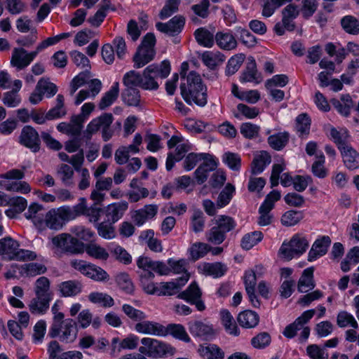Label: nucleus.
I'll list each match as a JSON object with an SVG mask.
<instances>
[{
    "instance_id": "f257e3e1",
    "label": "nucleus",
    "mask_w": 359,
    "mask_h": 359,
    "mask_svg": "<svg viewBox=\"0 0 359 359\" xmlns=\"http://www.w3.org/2000/svg\"><path fill=\"white\" fill-rule=\"evenodd\" d=\"M181 95L184 101L189 104L193 103L204 107L207 103V89L202 83L199 74L191 72L186 76L185 81L180 85Z\"/></svg>"
},
{
    "instance_id": "f03ea898",
    "label": "nucleus",
    "mask_w": 359,
    "mask_h": 359,
    "mask_svg": "<svg viewBox=\"0 0 359 359\" xmlns=\"http://www.w3.org/2000/svg\"><path fill=\"white\" fill-rule=\"evenodd\" d=\"M171 67L169 61L163 60L160 64H151L147 66L142 75V88L155 90L159 87L157 78L165 79L170 73Z\"/></svg>"
},
{
    "instance_id": "7ed1b4c3",
    "label": "nucleus",
    "mask_w": 359,
    "mask_h": 359,
    "mask_svg": "<svg viewBox=\"0 0 359 359\" xmlns=\"http://www.w3.org/2000/svg\"><path fill=\"white\" fill-rule=\"evenodd\" d=\"M25 177V169H12L0 175V188L8 191L27 194L31 192L30 184L21 180Z\"/></svg>"
},
{
    "instance_id": "20e7f679",
    "label": "nucleus",
    "mask_w": 359,
    "mask_h": 359,
    "mask_svg": "<svg viewBox=\"0 0 359 359\" xmlns=\"http://www.w3.org/2000/svg\"><path fill=\"white\" fill-rule=\"evenodd\" d=\"M19 243L11 237L0 239V255L8 260H33L36 254L30 250L20 249Z\"/></svg>"
},
{
    "instance_id": "39448f33",
    "label": "nucleus",
    "mask_w": 359,
    "mask_h": 359,
    "mask_svg": "<svg viewBox=\"0 0 359 359\" xmlns=\"http://www.w3.org/2000/svg\"><path fill=\"white\" fill-rule=\"evenodd\" d=\"M167 145L170 149L175 148L174 151L168 153L166 160V169L170 170L175 162L181 161L191 147L189 142L180 134L172 135L168 141Z\"/></svg>"
},
{
    "instance_id": "423d86ee",
    "label": "nucleus",
    "mask_w": 359,
    "mask_h": 359,
    "mask_svg": "<svg viewBox=\"0 0 359 359\" xmlns=\"http://www.w3.org/2000/svg\"><path fill=\"white\" fill-rule=\"evenodd\" d=\"M142 346L139 351L147 355H156L160 358L172 356L176 350L170 344L154 338L144 337L141 339Z\"/></svg>"
},
{
    "instance_id": "0eeeda50",
    "label": "nucleus",
    "mask_w": 359,
    "mask_h": 359,
    "mask_svg": "<svg viewBox=\"0 0 359 359\" xmlns=\"http://www.w3.org/2000/svg\"><path fill=\"white\" fill-rule=\"evenodd\" d=\"M155 44L156 37L154 34L147 33L133 56L134 67L141 68L154 60L156 54Z\"/></svg>"
},
{
    "instance_id": "6e6552de",
    "label": "nucleus",
    "mask_w": 359,
    "mask_h": 359,
    "mask_svg": "<svg viewBox=\"0 0 359 359\" xmlns=\"http://www.w3.org/2000/svg\"><path fill=\"white\" fill-rule=\"evenodd\" d=\"M308 247L309 241L306 237L295 234L289 242L283 243L278 255L281 259L288 261L304 253Z\"/></svg>"
},
{
    "instance_id": "1a4fd4ad",
    "label": "nucleus",
    "mask_w": 359,
    "mask_h": 359,
    "mask_svg": "<svg viewBox=\"0 0 359 359\" xmlns=\"http://www.w3.org/2000/svg\"><path fill=\"white\" fill-rule=\"evenodd\" d=\"M77 333L76 323L72 318H67L60 323H53L49 330L50 337H58L65 343L74 342L77 337Z\"/></svg>"
},
{
    "instance_id": "9d476101",
    "label": "nucleus",
    "mask_w": 359,
    "mask_h": 359,
    "mask_svg": "<svg viewBox=\"0 0 359 359\" xmlns=\"http://www.w3.org/2000/svg\"><path fill=\"white\" fill-rule=\"evenodd\" d=\"M70 266L82 275L97 282H105L109 280L108 273L95 264L85 260L74 259L70 261Z\"/></svg>"
},
{
    "instance_id": "9b49d317",
    "label": "nucleus",
    "mask_w": 359,
    "mask_h": 359,
    "mask_svg": "<svg viewBox=\"0 0 359 359\" xmlns=\"http://www.w3.org/2000/svg\"><path fill=\"white\" fill-rule=\"evenodd\" d=\"M136 264L140 269V278H154V272L160 276L168 275L170 273V269L165 263L154 261L148 257H139L136 260Z\"/></svg>"
},
{
    "instance_id": "f8f14e48",
    "label": "nucleus",
    "mask_w": 359,
    "mask_h": 359,
    "mask_svg": "<svg viewBox=\"0 0 359 359\" xmlns=\"http://www.w3.org/2000/svg\"><path fill=\"white\" fill-rule=\"evenodd\" d=\"M53 247L57 250L73 254L83 252V243L69 233H60L51 239Z\"/></svg>"
},
{
    "instance_id": "ddd939ff",
    "label": "nucleus",
    "mask_w": 359,
    "mask_h": 359,
    "mask_svg": "<svg viewBox=\"0 0 359 359\" xmlns=\"http://www.w3.org/2000/svg\"><path fill=\"white\" fill-rule=\"evenodd\" d=\"M68 222L63 206L52 208L46 212L40 231L46 229L57 231L62 229Z\"/></svg>"
},
{
    "instance_id": "4468645a",
    "label": "nucleus",
    "mask_w": 359,
    "mask_h": 359,
    "mask_svg": "<svg viewBox=\"0 0 359 359\" xmlns=\"http://www.w3.org/2000/svg\"><path fill=\"white\" fill-rule=\"evenodd\" d=\"M39 53L36 50L27 52L23 48H13L11 54V66L20 71L28 67Z\"/></svg>"
},
{
    "instance_id": "2eb2a0df",
    "label": "nucleus",
    "mask_w": 359,
    "mask_h": 359,
    "mask_svg": "<svg viewBox=\"0 0 359 359\" xmlns=\"http://www.w3.org/2000/svg\"><path fill=\"white\" fill-rule=\"evenodd\" d=\"M135 332L142 334L165 337L166 334L165 326L152 320H142L135 324Z\"/></svg>"
},
{
    "instance_id": "dca6fc26",
    "label": "nucleus",
    "mask_w": 359,
    "mask_h": 359,
    "mask_svg": "<svg viewBox=\"0 0 359 359\" xmlns=\"http://www.w3.org/2000/svg\"><path fill=\"white\" fill-rule=\"evenodd\" d=\"M20 142L27 148L36 152L40 149V140L36 130L32 126H25L20 136Z\"/></svg>"
},
{
    "instance_id": "f3484780",
    "label": "nucleus",
    "mask_w": 359,
    "mask_h": 359,
    "mask_svg": "<svg viewBox=\"0 0 359 359\" xmlns=\"http://www.w3.org/2000/svg\"><path fill=\"white\" fill-rule=\"evenodd\" d=\"M112 122L113 116L111 114H104L92 119L83 133V137L88 140L90 139L93 135L100 129L102 130V126H106Z\"/></svg>"
},
{
    "instance_id": "a211bd4d",
    "label": "nucleus",
    "mask_w": 359,
    "mask_h": 359,
    "mask_svg": "<svg viewBox=\"0 0 359 359\" xmlns=\"http://www.w3.org/2000/svg\"><path fill=\"white\" fill-rule=\"evenodd\" d=\"M315 310L310 309L304 311L292 323L288 325L283 332V334L287 338H293L297 331L301 330L303 325L306 324L314 316Z\"/></svg>"
},
{
    "instance_id": "6ab92c4d",
    "label": "nucleus",
    "mask_w": 359,
    "mask_h": 359,
    "mask_svg": "<svg viewBox=\"0 0 359 359\" xmlns=\"http://www.w3.org/2000/svg\"><path fill=\"white\" fill-rule=\"evenodd\" d=\"M127 209L128 203L120 201L109 204L103 208L102 212L107 222L116 223L123 216Z\"/></svg>"
},
{
    "instance_id": "aec40b11",
    "label": "nucleus",
    "mask_w": 359,
    "mask_h": 359,
    "mask_svg": "<svg viewBox=\"0 0 359 359\" xmlns=\"http://www.w3.org/2000/svg\"><path fill=\"white\" fill-rule=\"evenodd\" d=\"M158 210L157 205H146L142 208L135 210L132 215V219L137 226H142L147 221L156 217Z\"/></svg>"
},
{
    "instance_id": "412c9836",
    "label": "nucleus",
    "mask_w": 359,
    "mask_h": 359,
    "mask_svg": "<svg viewBox=\"0 0 359 359\" xmlns=\"http://www.w3.org/2000/svg\"><path fill=\"white\" fill-rule=\"evenodd\" d=\"M189 330L192 335L204 339H210L215 334L212 325L198 320L189 322Z\"/></svg>"
},
{
    "instance_id": "4be33fe9",
    "label": "nucleus",
    "mask_w": 359,
    "mask_h": 359,
    "mask_svg": "<svg viewBox=\"0 0 359 359\" xmlns=\"http://www.w3.org/2000/svg\"><path fill=\"white\" fill-rule=\"evenodd\" d=\"M43 206L38 203H31L24 214L25 217L40 230L44 218Z\"/></svg>"
},
{
    "instance_id": "5701e85b",
    "label": "nucleus",
    "mask_w": 359,
    "mask_h": 359,
    "mask_svg": "<svg viewBox=\"0 0 359 359\" xmlns=\"http://www.w3.org/2000/svg\"><path fill=\"white\" fill-rule=\"evenodd\" d=\"M331 244V239L329 236H322L318 238L313 244L308 255V259L310 262L315 261L318 258L325 255Z\"/></svg>"
},
{
    "instance_id": "b1692460",
    "label": "nucleus",
    "mask_w": 359,
    "mask_h": 359,
    "mask_svg": "<svg viewBox=\"0 0 359 359\" xmlns=\"http://www.w3.org/2000/svg\"><path fill=\"white\" fill-rule=\"evenodd\" d=\"M188 280L189 276L185 274L183 277H180L175 281L160 283H158L159 291L158 295H173L176 294Z\"/></svg>"
},
{
    "instance_id": "393cba45",
    "label": "nucleus",
    "mask_w": 359,
    "mask_h": 359,
    "mask_svg": "<svg viewBox=\"0 0 359 359\" xmlns=\"http://www.w3.org/2000/svg\"><path fill=\"white\" fill-rule=\"evenodd\" d=\"M325 131L327 137L332 140L340 150L341 147L347 145L346 143L349 135L348 131L345 128H336L330 125L325 127Z\"/></svg>"
},
{
    "instance_id": "a878e982",
    "label": "nucleus",
    "mask_w": 359,
    "mask_h": 359,
    "mask_svg": "<svg viewBox=\"0 0 359 359\" xmlns=\"http://www.w3.org/2000/svg\"><path fill=\"white\" fill-rule=\"evenodd\" d=\"M215 38L216 44L222 50H232L236 49L238 46L236 37L229 31L218 32Z\"/></svg>"
},
{
    "instance_id": "bb28decb",
    "label": "nucleus",
    "mask_w": 359,
    "mask_h": 359,
    "mask_svg": "<svg viewBox=\"0 0 359 359\" xmlns=\"http://www.w3.org/2000/svg\"><path fill=\"white\" fill-rule=\"evenodd\" d=\"M184 25V19L181 16H175L166 23H156V27L163 33L174 35L181 32Z\"/></svg>"
},
{
    "instance_id": "cd10ccee",
    "label": "nucleus",
    "mask_w": 359,
    "mask_h": 359,
    "mask_svg": "<svg viewBox=\"0 0 359 359\" xmlns=\"http://www.w3.org/2000/svg\"><path fill=\"white\" fill-rule=\"evenodd\" d=\"M22 83L19 79L13 81L12 90L8 91L4 94L2 102L8 107H15L21 102L20 96L18 95V91L21 89Z\"/></svg>"
},
{
    "instance_id": "c85d7f7f",
    "label": "nucleus",
    "mask_w": 359,
    "mask_h": 359,
    "mask_svg": "<svg viewBox=\"0 0 359 359\" xmlns=\"http://www.w3.org/2000/svg\"><path fill=\"white\" fill-rule=\"evenodd\" d=\"M345 166L348 170L359 168V153L351 145L347 144L339 150Z\"/></svg>"
},
{
    "instance_id": "c756f323",
    "label": "nucleus",
    "mask_w": 359,
    "mask_h": 359,
    "mask_svg": "<svg viewBox=\"0 0 359 359\" xmlns=\"http://www.w3.org/2000/svg\"><path fill=\"white\" fill-rule=\"evenodd\" d=\"M262 81L260 75L257 70V65L252 57H248L245 70L242 73L240 77L241 83L251 82L258 84Z\"/></svg>"
},
{
    "instance_id": "7c9ffc66",
    "label": "nucleus",
    "mask_w": 359,
    "mask_h": 359,
    "mask_svg": "<svg viewBox=\"0 0 359 359\" xmlns=\"http://www.w3.org/2000/svg\"><path fill=\"white\" fill-rule=\"evenodd\" d=\"M198 353L203 359H224V351L216 344H202L198 348Z\"/></svg>"
},
{
    "instance_id": "2f4dec72",
    "label": "nucleus",
    "mask_w": 359,
    "mask_h": 359,
    "mask_svg": "<svg viewBox=\"0 0 359 359\" xmlns=\"http://www.w3.org/2000/svg\"><path fill=\"white\" fill-rule=\"evenodd\" d=\"M52 298L50 297L36 295V297L30 301L28 305L29 309L32 313L43 315L49 309L50 302Z\"/></svg>"
},
{
    "instance_id": "473e14b6",
    "label": "nucleus",
    "mask_w": 359,
    "mask_h": 359,
    "mask_svg": "<svg viewBox=\"0 0 359 359\" xmlns=\"http://www.w3.org/2000/svg\"><path fill=\"white\" fill-rule=\"evenodd\" d=\"M83 252H86L90 257L95 259L106 261L109 257V253L107 249L96 243L83 244Z\"/></svg>"
},
{
    "instance_id": "72a5a7b5",
    "label": "nucleus",
    "mask_w": 359,
    "mask_h": 359,
    "mask_svg": "<svg viewBox=\"0 0 359 359\" xmlns=\"http://www.w3.org/2000/svg\"><path fill=\"white\" fill-rule=\"evenodd\" d=\"M59 290L62 297H72L79 294L82 292V284L77 280H67L61 283Z\"/></svg>"
},
{
    "instance_id": "f704fd0d",
    "label": "nucleus",
    "mask_w": 359,
    "mask_h": 359,
    "mask_svg": "<svg viewBox=\"0 0 359 359\" xmlns=\"http://www.w3.org/2000/svg\"><path fill=\"white\" fill-rule=\"evenodd\" d=\"M299 13L298 6L290 4L286 6L282 11V21L287 30L292 31L294 28L293 20L298 16Z\"/></svg>"
},
{
    "instance_id": "c9c22d12",
    "label": "nucleus",
    "mask_w": 359,
    "mask_h": 359,
    "mask_svg": "<svg viewBox=\"0 0 359 359\" xmlns=\"http://www.w3.org/2000/svg\"><path fill=\"white\" fill-rule=\"evenodd\" d=\"M198 270L205 275L219 278L224 275L226 267L219 262L203 263L198 266Z\"/></svg>"
},
{
    "instance_id": "e433bc0d",
    "label": "nucleus",
    "mask_w": 359,
    "mask_h": 359,
    "mask_svg": "<svg viewBox=\"0 0 359 359\" xmlns=\"http://www.w3.org/2000/svg\"><path fill=\"white\" fill-rule=\"evenodd\" d=\"M220 319L226 332L233 336H238L240 334L233 317L226 309H222L219 312Z\"/></svg>"
},
{
    "instance_id": "4c0bfd02",
    "label": "nucleus",
    "mask_w": 359,
    "mask_h": 359,
    "mask_svg": "<svg viewBox=\"0 0 359 359\" xmlns=\"http://www.w3.org/2000/svg\"><path fill=\"white\" fill-rule=\"evenodd\" d=\"M313 268L309 267L304 270L297 285V288L300 292H306L315 286L313 281Z\"/></svg>"
},
{
    "instance_id": "58836bf2",
    "label": "nucleus",
    "mask_w": 359,
    "mask_h": 359,
    "mask_svg": "<svg viewBox=\"0 0 359 359\" xmlns=\"http://www.w3.org/2000/svg\"><path fill=\"white\" fill-rule=\"evenodd\" d=\"M79 203L70 207L69 205H62L67 215L69 222L76 219L81 215H86L87 210L86 199L81 198Z\"/></svg>"
},
{
    "instance_id": "ea45409f",
    "label": "nucleus",
    "mask_w": 359,
    "mask_h": 359,
    "mask_svg": "<svg viewBox=\"0 0 359 359\" xmlns=\"http://www.w3.org/2000/svg\"><path fill=\"white\" fill-rule=\"evenodd\" d=\"M46 271V266L40 263L24 264L18 267L19 273L24 277H34Z\"/></svg>"
},
{
    "instance_id": "a19ab883",
    "label": "nucleus",
    "mask_w": 359,
    "mask_h": 359,
    "mask_svg": "<svg viewBox=\"0 0 359 359\" xmlns=\"http://www.w3.org/2000/svg\"><path fill=\"white\" fill-rule=\"evenodd\" d=\"M196 41L206 48H211L215 41L214 32H211L207 28L201 27L197 29L194 32Z\"/></svg>"
},
{
    "instance_id": "79ce46f5",
    "label": "nucleus",
    "mask_w": 359,
    "mask_h": 359,
    "mask_svg": "<svg viewBox=\"0 0 359 359\" xmlns=\"http://www.w3.org/2000/svg\"><path fill=\"white\" fill-rule=\"evenodd\" d=\"M270 163L271 156L266 151H260L257 152L252 163V172L255 174L261 173Z\"/></svg>"
},
{
    "instance_id": "37998d69",
    "label": "nucleus",
    "mask_w": 359,
    "mask_h": 359,
    "mask_svg": "<svg viewBox=\"0 0 359 359\" xmlns=\"http://www.w3.org/2000/svg\"><path fill=\"white\" fill-rule=\"evenodd\" d=\"M88 299L92 304L104 308H111L114 305L113 297L105 292H92L88 294Z\"/></svg>"
},
{
    "instance_id": "c03bdc74",
    "label": "nucleus",
    "mask_w": 359,
    "mask_h": 359,
    "mask_svg": "<svg viewBox=\"0 0 359 359\" xmlns=\"http://www.w3.org/2000/svg\"><path fill=\"white\" fill-rule=\"evenodd\" d=\"M258 314L251 310H246L240 313L238 316L239 324L245 328H253L259 323Z\"/></svg>"
},
{
    "instance_id": "a18cd8bd",
    "label": "nucleus",
    "mask_w": 359,
    "mask_h": 359,
    "mask_svg": "<svg viewBox=\"0 0 359 359\" xmlns=\"http://www.w3.org/2000/svg\"><path fill=\"white\" fill-rule=\"evenodd\" d=\"M82 128L83 125L81 123L74 121V116L71 117L70 122H62L57 126L58 131L70 136L79 135Z\"/></svg>"
},
{
    "instance_id": "49530a36",
    "label": "nucleus",
    "mask_w": 359,
    "mask_h": 359,
    "mask_svg": "<svg viewBox=\"0 0 359 359\" xmlns=\"http://www.w3.org/2000/svg\"><path fill=\"white\" fill-rule=\"evenodd\" d=\"M259 114V110L255 107H249L245 104L240 103L236 106V110L233 111L234 116L242 120L243 118L252 119Z\"/></svg>"
},
{
    "instance_id": "de8ad7c7",
    "label": "nucleus",
    "mask_w": 359,
    "mask_h": 359,
    "mask_svg": "<svg viewBox=\"0 0 359 359\" xmlns=\"http://www.w3.org/2000/svg\"><path fill=\"white\" fill-rule=\"evenodd\" d=\"M165 329L166 332L165 337L170 334L174 338L187 343L191 341L184 327L180 324H169L167 327L165 326Z\"/></svg>"
},
{
    "instance_id": "09e8293b",
    "label": "nucleus",
    "mask_w": 359,
    "mask_h": 359,
    "mask_svg": "<svg viewBox=\"0 0 359 359\" xmlns=\"http://www.w3.org/2000/svg\"><path fill=\"white\" fill-rule=\"evenodd\" d=\"M211 250V246L202 242H196L191 245L188 249V253L190 258L196 261L205 257Z\"/></svg>"
},
{
    "instance_id": "8fccbe9b",
    "label": "nucleus",
    "mask_w": 359,
    "mask_h": 359,
    "mask_svg": "<svg viewBox=\"0 0 359 359\" xmlns=\"http://www.w3.org/2000/svg\"><path fill=\"white\" fill-rule=\"evenodd\" d=\"M119 94V84L118 82L113 83L110 89L103 95L100 103V109H104L111 106L117 99Z\"/></svg>"
},
{
    "instance_id": "3c124183",
    "label": "nucleus",
    "mask_w": 359,
    "mask_h": 359,
    "mask_svg": "<svg viewBox=\"0 0 359 359\" xmlns=\"http://www.w3.org/2000/svg\"><path fill=\"white\" fill-rule=\"evenodd\" d=\"M203 62L209 68H214L224 61V55L219 51H205L201 55Z\"/></svg>"
},
{
    "instance_id": "603ef678",
    "label": "nucleus",
    "mask_w": 359,
    "mask_h": 359,
    "mask_svg": "<svg viewBox=\"0 0 359 359\" xmlns=\"http://www.w3.org/2000/svg\"><path fill=\"white\" fill-rule=\"evenodd\" d=\"M337 325L341 328H358V323L355 317L346 311H341L337 316Z\"/></svg>"
},
{
    "instance_id": "864d4df0",
    "label": "nucleus",
    "mask_w": 359,
    "mask_h": 359,
    "mask_svg": "<svg viewBox=\"0 0 359 359\" xmlns=\"http://www.w3.org/2000/svg\"><path fill=\"white\" fill-rule=\"evenodd\" d=\"M213 224L220 229L224 234L233 229L236 226L235 221L229 216L219 215L213 219Z\"/></svg>"
},
{
    "instance_id": "5fc2aeb1",
    "label": "nucleus",
    "mask_w": 359,
    "mask_h": 359,
    "mask_svg": "<svg viewBox=\"0 0 359 359\" xmlns=\"http://www.w3.org/2000/svg\"><path fill=\"white\" fill-rule=\"evenodd\" d=\"M262 238L263 234L261 231L250 232L243 236L241 245L243 249L248 250L259 243Z\"/></svg>"
},
{
    "instance_id": "6e6d98bb",
    "label": "nucleus",
    "mask_w": 359,
    "mask_h": 359,
    "mask_svg": "<svg viewBox=\"0 0 359 359\" xmlns=\"http://www.w3.org/2000/svg\"><path fill=\"white\" fill-rule=\"evenodd\" d=\"M235 191V187L231 184H227L218 196L217 200V208H222L227 205L232 199Z\"/></svg>"
},
{
    "instance_id": "4d7b16f0",
    "label": "nucleus",
    "mask_w": 359,
    "mask_h": 359,
    "mask_svg": "<svg viewBox=\"0 0 359 359\" xmlns=\"http://www.w3.org/2000/svg\"><path fill=\"white\" fill-rule=\"evenodd\" d=\"M201 296V291L196 283H192L189 287L179 294L178 297L188 302L194 303Z\"/></svg>"
},
{
    "instance_id": "13d9d810",
    "label": "nucleus",
    "mask_w": 359,
    "mask_h": 359,
    "mask_svg": "<svg viewBox=\"0 0 359 359\" xmlns=\"http://www.w3.org/2000/svg\"><path fill=\"white\" fill-rule=\"evenodd\" d=\"M36 86L37 90H40L43 96L48 98L53 97L57 91V86L48 79L44 78L39 79Z\"/></svg>"
},
{
    "instance_id": "bf43d9fd",
    "label": "nucleus",
    "mask_w": 359,
    "mask_h": 359,
    "mask_svg": "<svg viewBox=\"0 0 359 359\" xmlns=\"http://www.w3.org/2000/svg\"><path fill=\"white\" fill-rule=\"evenodd\" d=\"M34 291L36 295L53 298L52 292L50 291V281L45 276L36 280Z\"/></svg>"
},
{
    "instance_id": "052dcab7",
    "label": "nucleus",
    "mask_w": 359,
    "mask_h": 359,
    "mask_svg": "<svg viewBox=\"0 0 359 359\" xmlns=\"http://www.w3.org/2000/svg\"><path fill=\"white\" fill-rule=\"evenodd\" d=\"M114 223L109 222H102L97 224V230L98 235L107 240H111L116 237Z\"/></svg>"
},
{
    "instance_id": "680f3d73",
    "label": "nucleus",
    "mask_w": 359,
    "mask_h": 359,
    "mask_svg": "<svg viewBox=\"0 0 359 359\" xmlns=\"http://www.w3.org/2000/svg\"><path fill=\"white\" fill-rule=\"evenodd\" d=\"M304 217L301 211L288 210L281 217V223L286 226H292L299 223Z\"/></svg>"
},
{
    "instance_id": "e2e57ef3",
    "label": "nucleus",
    "mask_w": 359,
    "mask_h": 359,
    "mask_svg": "<svg viewBox=\"0 0 359 359\" xmlns=\"http://www.w3.org/2000/svg\"><path fill=\"white\" fill-rule=\"evenodd\" d=\"M341 25L344 31L351 34L359 33V21L352 15H346L341 20Z\"/></svg>"
},
{
    "instance_id": "0e129e2a",
    "label": "nucleus",
    "mask_w": 359,
    "mask_h": 359,
    "mask_svg": "<svg viewBox=\"0 0 359 359\" xmlns=\"http://www.w3.org/2000/svg\"><path fill=\"white\" fill-rule=\"evenodd\" d=\"M289 139L288 133H279L272 135L268 138V143L269 145L276 150H280L287 144Z\"/></svg>"
},
{
    "instance_id": "69168bd1",
    "label": "nucleus",
    "mask_w": 359,
    "mask_h": 359,
    "mask_svg": "<svg viewBox=\"0 0 359 359\" xmlns=\"http://www.w3.org/2000/svg\"><path fill=\"white\" fill-rule=\"evenodd\" d=\"M122 311L128 318L137 323L147 318L144 311L137 309L128 304H123Z\"/></svg>"
},
{
    "instance_id": "338daca9",
    "label": "nucleus",
    "mask_w": 359,
    "mask_h": 359,
    "mask_svg": "<svg viewBox=\"0 0 359 359\" xmlns=\"http://www.w3.org/2000/svg\"><path fill=\"white\" fill-rule=\"evenodd\" d=\"M116 282L119 288L128 294H131L134 286L129 275L126 273H120L116 276Z\"/></svg>"
},
{
    "instance_id": "774afa93",
    "label": "nucleus",
    "mask_w": 359,
    "mask_h": 359,
    "mask_svg": "<svg viewBox=\"0 0 359 359\" xmlns=\"http://www.w3.org/2000/svg\"><path fill=\"white\" fill-rule=\"evenodd\" d=\"M222 161L233 170H238L241 165V156L238 154L230 151L223 154Z\"/></svg>"
}]
</instances>
